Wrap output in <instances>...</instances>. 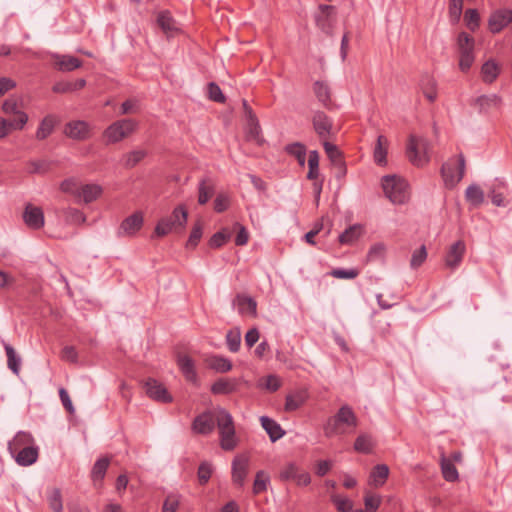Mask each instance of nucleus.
Listing matches in <instances>:
<instances>
[{
	"label": "nucleus",
	"mask_w": 512,
	"mask_h": 512,
	"mask_svg": "<svg viewBox=\"0 0 512 512\" xmlns=\"http://www.w3.org/2000/svg\"><path fill=\"white\" fill-rule=\"evenodd\" d=\"M260 133L261 127L257 118H251V120L247 121V138L248 140H253L256 142H260Z\"/></svg>",
	"instance_id": "864d4df0"
},
{
	"label": "nucleus",
	"mask_w": 512,
	"mask_h": 512,
	"mask_svg": "<svg viewBox=\"0 0 512 512\" xmlns=\"http://www.w3.org/2000/svg\"><path fill=\"white\" fill-rule=\"evenodd\" d=\"M170 217H172L176 228H184L187 223L188 212L184 206L180 205L173 210Z\"/></svg>",
	"instance_id": "603ef678"
},
{
	"label": "nucleus",
	"mask_w": 512,
	"mask_h": 512,
	"mask_svg": "<svg viewBox=\"0 0 512 512\" xmlns=\"http://www.w3.org/2000/svg\"><path fill=\"white\" fill-rule=\"evenodd\" d=\"M298 471L299 467L295 463H288L280 471V479L283 481L294 480Z\"/></svg>",
	"instance_id": "052dcab7"
},
{
	"label": "nucleus",
	"mask_w": 512,
	"mask_h": 512,
	"mask_svg": "<svg viewBox=\"0 0 512 512\" xmlns=\"http://www.w3.org/2000/svg\"><path fill=\"white\" fill-rule=\"evenodd\" d=\"M308 166L307 178L310 180L317 179L319 176V154L316 150L309 152Z\"/></svg>",
	"instance_id": "09e8293b"
},
{
	"label": "nucleus",
	"mask_w": 512,
	"mask_h": 512,
	"mask_svg": "<svg viewBox=\"0 0 512 512\" xmlns=\"http://www.w3.org/2000/svg\"><path fill=\"white\" fill-rule=\"evenodd\" d=\"M176 229L172 217L161 218L155 226L154 234L157 237H163Z\"/></svg>",
	"instance_id": "c03bdc74"
},
{
	"label": "nucleus",
	"mask_w": 512,
	"mask_h": 512,
	"mask_svg": "<svg viewBox=\"0 0 512 512\" xmlns=\"http://www.w3.org/2000/svg\"><path fill=\"white\" fill-rule=\"evenodd\" d=\"M214 191V183L209 177L201 179L198 184V203L200 205L206 204L213 196Z\"/></svg>",
	"instance_id": "393cba45"
},
{
	"label": "nucleus",
	"mask_w": 512,
	"mask_h": 512,
	"mask_svg": "<svg viewBox=\"0 0 512 512\" xmlns=\"http://www.w3.org/2000/svg\"><path fill=\"white\" fill-rule=\"evenodd\" d=\"M179 504L180 496L176 494H170L164 500L162 512H176Z\"/></svg>",
	"instance_id": "13d9d810"
},
{
	"label": "nucleus",
	"mask_w": 512,
	"mask_h": 512,
	"mask_svg": "<svg viewBox=\"0 0 512 512\" xmlns=\"http://www.w3.org/2000/svg\"><path fill=\"white\" fill-rule=\"evenodd\" d=\"M177 363L185 379L194 385H198V375L195 369V363L192 358L187 355H181L178 357Z\"/></svg>",
	"instance_id": "f3484780"
},
{
	"label": "nucleus",
	"mask_w": 512,
	"mask_h": 512,
	"mask_svg": "<svg viewBox=\"0 0 512 512\" xmlns=\"http://www.w3.org/2000/svg\"><path fill=\"white\" fill-rule=\"evenodd\" d=\"M500 72L498 64L490 59L486 61L481 67L482 79L485 83H492L496 80Z\"/></svg>",
	"instance_id": "72a5a7b5"
},
{
	"label": "nucleus",
	"mask_w": 512,
	"mask_h": 512,
	"mask_svg": "<svg viewBox=\"0 0 512 512\" xmlns=\"http://www.w3.org/2000/svg\"><path fill=\"white\" fill-rule=\"evenodd\" d=\"M423 94L430 101L434 102L437 98L436 82L432 78L427 79V83L423 85Z\"/></svg>",
	"instance_id": "69168bd1"
},
{
	"label": "nucleus",
	"mask_w": 512,
	"mask_h": 512,
	"mask_svg": "<svg viewBox=\"0 0 512 512\" xmlns=\"http://www.w3.org/2000/svg\"><path fill=\"white\" fill-rule=\"evenodd\" d=\"M465 251L466 245L464 241L458 240L453 243L445 256V265L451 270L456 269L461 264Z\"/></svg>",
	"instance_id": "ddd939ff"
},
{
	"label": "nucleus",
	"mask_w": 512,
	"mask_h": 512,
	"mask_svg": "<svg viewBox=\"0 0 512 512\" xmlns=\"http://www.w3.org/2000/svg\"><path fill=\"white\" fill-rule=\"evenodd\" d=\"M373 441L371 436L367 434L359 435L354 442V449L357 452L368 454L373 449Z\"/></svg>",
	"instance_id": "37998d69"
},
{
	"label": "nucleus",
	"mask_w": 512,
	"mask_h": 512,
	"mask_svg": "<svg viewBox=\"0 0 512 512\" xmlns=\"http://www.w3.org/2000/svg\"><path fill=\"white\" fill-rule=\"evenodd\" d=\"M463 10V0H449V17L452 22L459 21Z\"/></svg>",
	"instance_id": "6e6d98bb"
},
{
	"label": "nucleus",
	"mask_w": 512,
	"mask_h": 512,
	"mask_svg": "<svg viewBox=\"0 0 512 512\" xmlns=\"http://www.w3.org/2000/svg\"><path fill=\"white\" fill-rule=\"evenodd\" d=\"M237 388V382L235 379H218L211 386V392L213 394H230Z\"/></svg>",
	"instance_id": "2f4dec72"
},
{
	"label": "nucleus",
	"mask_w": 512,
	"mask_h": 512,
	"mask_svg": "<svg viewBox=\"0 0 512 512\" xmlns=\"http://www.w3.org/2000/svg\"><path fill=\"white\" fill-rule=\"evenodd\" d=\"M358 424L357 416L352 408L343 405L335 415L329 417L323 425L324 434L331 438L354 432Z\"/></svg>",
	"instance_id": "f257e3e1"
},
{
	"label": "nucleus",
	"mask_w": 512,
	"mask_h": 512,
	"mask_svg": "<svg viewBox=\"0 0 512 512\" xmlns=\"http://www.w3.org/2000/svg\"><path fill=\"white\" fill-rule=\"evenodd\" d=\"M139 111V102L136 99H128L121 104L120 114H134Z\"/></svg>",
	"instance_id": "338daca9"
},
{
	"label": "nucleus",
	"mask_w": 512,
	"mask_h": 512,
	"mask_svg": "<svg viewBox=\"0 0 512 512\" xmlns=\"http://www.w3.org/2000/svg\"><path fill=\"white\" fill-rule=\"evenodd\" d=\"M147 153L145 150L137 149L130 151L123 155V165L126 168H133L135 167L139 162H141L145 157Z\"/></svg>",
	"instance_id": "ea45409f"
},
{
	"label": "nucleus",
	"mask_w": 512,
	"mask_h": 512,
	"mask_svg": "<svg viewBox=\"0 0 512 512\" xmlns=\"http://www.w3.org/2000/svg\"><path fill=\"white\" fill-rule=\"evenodd\" d=\"M427 249L425 245H421L418 249H416L411 256L410 259V267L412 269L419 268L427 259Z\"/></svg>",
	"instance_id": "3c124183"
},
{
	"label": "nucleus",
	"mask_w": 512,
	"mask_h": 512,
	"mask_svg": "<svg viewBox=\"0 0 512 512\" xmlns=\"http://www.w3.org/2000/svg\"><path fill=\"white\" fill-rule=\"evenodd\" d=\"M429 143L426 139L410 135L407 145V157L416 166H423L429 161Z\"/></svg>",
	"instance_id": "39448f33"
},
{
	"label": "nucleus",
	"mask_w": 512,
	"mask_h": 512,
	"mask_svg": "<svg viewBox=\"0 0 512 512\" xmlns=\"http://www.w3.org/2000/svg\"><path fill=\"white\" fill-rule=\"evenodd\" d=\"M55 67L61 72H71L82 66V61L71 55L55 54Z\"/></svg>",
	"instance_id": "a211bd4d"
},
{
	"label": "nucleus",
	"mask_w": 512,
	"mask_h": 512,
	"mask_svg": "<svg viewBox=\"0 0 512 512\" xmlns=\"http://www.w3.org/2000/svg\"><path fill=\"white\" fill-rule=\"evenodd\" d=\"M250 456L247 453L238 454L232 461V482L243 487L248 475Z\"/></svg>",
	"instance_id": "0eeeda50"
},
{
	"label": "nucleus",
	"mask_w": 512,
	"mask_h": 512,
	"mask_svg": "<svg viewBox=\"0 0 512 512\" xmlns=\"http://www.w3.org/2000/svg\"><path fill=\"white\" fill-rule=\"evenodd\" d=\"M23 219L25 224L32 229H40L44 225V214L41 208L28 204L25 208Z\"/></svg>",
	"instance_id": "dca6fc26"
},
{
	"label": "nucleus",
	"mask_w": 512,
	"mask_h": 512,
	"mask_svg": "<svg viewBox=\"0 0 512 512\" xmlns=\"http://www.w3.org/2000/svg\"><path fill=\"white\" fill-rule=\"evenodd\" d=\"M206 362L210 369L218 373L229 372L233 367L232 362L228 358L221 355H213L209 357Z\"/></svg>",
	"instance_id": "cd10ccee"
},
{
	"label": "nucleus",
	"mask_w": 512,
	"mask_h": 512,
	"mask_svg": "<svg viewBox=\"0 0 512 512\" xmlns=\"http://www.w3.org/2000/svg\"><path fill=\"white\" fill-rule=\"evenodd\" d=\"M331 500L336 505V508L339 512H349L353 508V503L348 498H344L339 495H333Z\"/></svg>",
	"instance_id": "bf43d9fd"
},
{
	"label": "nucleus",
	"mask_w": 512,
	"mask_h": 512,
	"mask_svg": "<svg viewBox=\"0 0 512 512\" xmlns=\"http://www.w3.org/2000/svg\"><path fill=\"white\" fill-rule=\"evenodd\" d=\"M260 422L262 428L267 432L272 442H275L284 436L285 431L282 429L280 424L272 418L262 416L260 418Z\"/></svg>",
	"instance_id": "5701e85b"
},
{
	"label": "nucleus",
	"mask_w": 512,
	"mask_h": 512,
	"mask_svg": "<svg viewBox=\"0 0 512 512\" xmlns=\"http://www.w3.org/2000/svg\"><path fill=\"white\" fill-rule=\"evenodd\" d=\"M4 348L7 355L8 368L12 370L14 374L18 375L20 371L21 359L16 355V352L11 345L5 344Z\"/></svg>",
	"instance_id": "a19ab883"
},
{
	"label": "nucleus",
	"mask_w": 512,
	"mask_h": 512,
	"mask_svg": "<svg viewBox=\"0 0 512 512\" xmlns=\"http://www.w3.org/2000/svg\"><path fill=\"white\" fill-rule=\"evenodd\" d=\"M502 99L496 94L482 95L475 100V104L479 107L480 111H487L488 109L500 107Z\"/></svg>",
	"instance_id": "c9c22d12"
},
{
	"label": "nucleus",
	"mask_w": 512,
	"mask_h": 512,
	"mask_svg": "<svg viewBox=\"0 0 512 512\" xmlns=\"http://www.w3.org/2000/svg\"><path fill=\"white\" fill-rule=\"evenodd\" d=\"M226 344L228 349L236 353L240 349L241 345V331L240 328L229 330L226 334Z\"/></svg>",
	"instance_id": "79ce46f5"
},
{
	"label": "nucleus",
	"mask_w": 512,
	"mask_h": 512,
	"mask_svg": "<svg viewBox=\"0 0 512 512\" xmlns=\"http://www.w3.org/2000/svg\"><path fill=\"white\" fill-rule=\"evenodd\" d=\"M465 172V158L460 154L457 160H449L441 168L442 177L446 187H455L463 178Z\"/></svg>",
	"instance_id": "423d86ee"
},
{
	"label": "nucleus",
	"mask_w": 512,
	"mask_h": 512,
	"mask_svg": "<svg viewBox=\"0 0 512 512\" xmlns=\"http://www.w3.org/2000/svg\"><path fill=\"white\" fill-rule=\"evenodd\" d=\"M138 129V122L131 118L116 120L105 128L102 133L106 145H112L130 137Z\"/></svg>",
	"instance_id": "7ed1b4c3"
},
{
	"label": "nucleus",
	"mask_w": 512,
	"mask_h": 512,
	"mask_svg": "<svg viewBox=\"0 0 512 512\" xmlns=\"http://www.w3.org/2000/svg\"><path fill=\"white\" fill-rule=\"evenodd\" d=\"M215 421L216 415L210 411L204 412L194 419L192 429L198 434L208 435L214 430Z\"/></svg>",
	"instance_id": "4468645a"
},
{
	"label": "nucleus",
	"mask_w": 512,
	"mask_h": 512,
	"mask_svg": "<svg viewBox=\"0 0 512 512\" xmlns=\"http://www.w3.org/2000/svg\"><path fill=\"white\" fill-rule=\"evenodd\" d=\"M381 504V497L379 495H372L367 493L364 497V505L368 512H375Z\"/></svg>",
	"instance_id": "0e129e2a"
},
{
	"label": "nucleus",
	"mask_w": 512,
	"mask_h": 512,
	"mask_svg": "<svg viewBox=\"0 0 512 512\" xmlns=\"http://www.w3.org/2000/svg\"><path fill=\"white\" fill-rule=\"evenodd\" d=\"M363 232V227L360 224L352 225L339 235V242L344 245H351L362 236Z\"/></svg>",
	"instance_id": "c756f323"
},
{
	"label": "nucleus",
	"mask_w": 512,
	"mask_h": 512,
	"mask_svg": "<svg viewBox=\"0 0 512 512\" xmlns=\"http://www.w3.org/2000/svg\"><path fill=\"white\" fill-rule=\"evenodd\" d=\"M389 476V467L386 464L376 465L369 477V483L375 487H381L385 484Z\"/></svg>",
	"instance_id": "a878e982"
},
{
	"label": "nucleus",
	"mask_w": 512,
	"mask_h": 512,
	"mask_svg": "<svg viewBox=\"0 0 512 512\" xmlns=\"http://www.w3.org/2000/svg\"><path fill=\"white\" fill-rule=\"evenodd\" d=\"M269 480V476L263 470L258 471L253 483V494L258 495L265 492L267 490Z\"/></svg>",
	"instance_id": "de8ad7c7"
},
{
	"label": "nucleus",
	"mask_w": 512,
	"mask_h": 512,
	"mask_svg": "<svg viewBox=\"0 0 512 512\" xmlns=\"http://www.w3.org/2000/svg\"><path fill=\"white\" fill-rule=\"evenodd\" d=\"M157 23L162 31L168 36H173L179 31L176 21L168 11H162L158 14Z\"/></svg>",
	"instance_id": "b1692460"
},
{
	"label": "nucleus",
	"mask_w": 512,
	"mask_h": 512,
	"mask_svg": "<svg viewBox=\"0 0 512 512\" xmlns=\"http://www.w3.org/2000/svg\"><path fill=\"white\" fill-rule=\"evenodd\" d=\"M241 315L257 316V302L250 296L238 294L234 300Z\"/></svg>",
	"instance_id": "aec40b11"
},
{
	"label": "nucleus",
	"mask_w": 512,
	"mask_h": 512,
	"mask_svg": "<svg viewBox=\"0 0 512 512\" xmlns=\"http://www.w3.org/2000/svg\"><path fill=\"white\" fill-rule=\"evenodd\" d=\"M382 187L386 197L393 204H404L409 200L407 182L395 175H386L382 178Z\"/></svg>",
	"instance_id": "20e7f679"
},
{
	"label": "nucleus",
	"mask_w": 512,
	"mask_h": 512,
	"mask_svg": "<svg viewBox=\"0 0 512 512\" xmlns=\"http://www.w3.org/2000/svg\"><path fill=\"white\" fill-rule=\"evenodd\" d=\"M440 464L443 478L446 481L454 482L458 480L459 474L451 459H448L447 457H445V455H442Z\"/></svg>",
	"instance_id": "f704fd0d"
},
{
	"label": "nucleus",
	"mask_w": 512,
	"mask_h": 512,
	"mask_svg": "<svg viewBox=\"0 0 512 512\" xmlns=\"http://www.w3.org/2000/svg\"><path fill=\"white\" fill-rule=\"evenodd\" d=\"M216 423L220 436V447L225 451H232L238 445L232 415L223 408L216 410Z\"/></svg>",
	"instance_id": "f03ea898"
},
{
	"label": "nucleus",
	"mask_w": 512,
	"mask_h": 512,
	"mask_svg": "<svg viewBox=\"0 0 512 512\" xmlns=\"http://www.w3.org/2000/svg\"><path fill=\"white\" fill-rule=\"evenodd\" d=\"M34 445L33 436L25 431H19L14 438L8 443V450L10 454H15L16 451L21 450L25 447Z\"/></svg>",
	"instance_id": "412c9836"
},
{
	"label": "nucleus",
	"mask_w": 512,
	"mask_h": 512,
	"mask_svg": "<svg viewBox=\"0 0 512 512\" xmlns=\"http://www.w3.org/2000/svg\"><path fill=\"white\" fill-rule=\"evenodd\" d=\"M110 464V459L107 457H103L98 459L91 470V479L94 482V485L97 486L98 483L101 484L102 480L105 477L107 469Z\"/></svg>",
	"instance_id": "c85d7f7f"
},
{
	"label": "nucleus",
	"mask_w": 512,
	"mask_h": 512,
	"mask_svg": "<svg viewBox=\"0 0 512 512\" xmlns=\"http://www.w3.org/2000/svg\"><path fill=\"white\" fill-rule=\"evenodd\" d=\"M229 233H225L224 231H219L215 233L209 240V245L212 248H219L223 246L226 241L229 239Z\"/></svg>",
	"instance_id": "774afa93"
},
{
	"label": "nucleus",
	"mask_w": 512,
	"mask_h": 512,
	"mask_svg": "<svg viewBox=\"0 0 512 512\" xmlns=\"http://www.w3.org/2000/svg\"><path fill=\"white\" fill-rule=\"evenodd\" d=\"M212 471V465L209 462L204 461L199 465L197 476L201 485H204L209 481Z\"/></svg>",
	"instance_id": "4d7b16f0"
},
{
	"label": "nucleus",
	"mask_w": 512,
	"mask_h": 512,
	"mask_svg": "<svg viewBox=\"0 0 512 512\" xmlns=\"http://www.w3.org/2000/svg\"><path fill=\"white\" fill-rule=\"evenodd\" d=\"M208 96L209 99L218 103L225 102V96L222 93L221 88L214 82L208 85Z\"/></svg>",
	"instance_id": "680f3d73"
},
{
	"label": "nucleus",
	"mask_w": 512,
	"mask_h": 512,
	"mask_svg": "<svg viewBox=\"0 0 512 512\" xmlns=\"http://www.w3.org/2000/svg\"><path fill=\"white\" fill-rule=\"evenodd\" d=\"M63 133L70 139L84 141L91 136V126L83 120H72L64 125Z\"/></svg>",
	"instance_id": "6e6552de"
},
{
	"label": "nucleus",
	"mask_w": 512,
	"mask_h": 512,
	"mask_svg": "<svg viewBox=\"0 0 512 512\" xmlns=\"http://www.w3.org/2000/svg\"><path fill=\"white\" fill-rule=\"evenodd\" d=\"M387 146L388 140L383 135H379L374 148V160L378 165H386L387 163Z\"/></svg>",
	"instance_id": "473e14b6"
},
{
	"label": "nucleus",
	"mask_w": 512,
	"mask_h": 512,
	"mask_svg": "<svg viewBox=\"0 0 512 512\" xmlns=\"http://www.w3.org/2000/svg\"><path fill=\"white\" fill-rule=\"evenodd\" d=\"M512 22V9H500L494 11L488 20L489 30L496 34L502 31L506 26Z\"/></svg>",
	"instance_id": "9b49d317"
},
{
	"label": "nucleus",
	"mask_w": 512,
	"mask_h": 512,
	"mask_svg": "<svg viewBox=\"0 0 512 512\" xmlns=\"http://www.w3.org/2000/svg\"><path fill=\"white\" fill-rule=\"evenodd\" d=\"M308 398L305 390L296 391L286 396L285 411L292 412L299 409Z\"/></svg>",
	"instance_id": "bb28decb"
},
{
	"label": "nucleus",
	"mask_w": 512,
	"mask_h": 512,
	"mask_svg": "<svg viewBox=\"0 0 512 512\" xmlns=\"http://www.w3.org/2000/svg\"><path fill=\"white\" fill-rule=\"evenodd\" d=\"M102 193V187L97 184H85L80 186L77 196L82 198L85 203H91Z\"/></svg>",
	"instance_id": "7c9ffc66"
},
{
	"label": "nucleus",
	"mask_w": 512,
	"mask_h": 512,
	"mask_svg": "<svg viewBox=\"0 0 512 512\" xmlns=\"http://www.w3.org/2000/svg\"><path fill=\"white\" fill-rule=\"evenodd\" d=\"M144 224V216L141 211H136L126 217L120 224L117 235L119 237H132L141 230Z\"/></svg>",
	"instance_id": "1a4fd4ad"
},
{
	"label": "nucleus",
	"mask_w": 512,
	"mask_h": 512,
	"mask_svg": "<svg viewBox=\"0 0 512 512\" xmlns=\"http://www.w3.org/2000/svg\"><path fill=\"white\" fill-rule=\"evenodd\" d=\"M54 126L55 119L53 116L48 115L44 117L37 128L36 138L38 140L46 139L53 132Z\"/></svg>",
	"instance_id": "4c0bfd02"
},
{
	"label": "nucleus",
	"mask_w": 512,
	"mask_h": 512,
	"mask_svg": "<svg viewBox=\"0 0 512 512\" xmlns=\"http://www.w3.org/2000/svg\"><path fill=\"white\" fill-rule=\"evenodd\" d=\"M48 503L49 507L54 512H63V503L60 489L53 488L50 490L48 494Z\"/></svg>",
	"instance_id": "8fccbe9b"
},
{
	"label": "nucleus",
	"mask_w": 512,
	"mask_h": 512,
	"mask_svg": "<svg viewBox=\"0 0 512 512\" xmlns=\"http://www.w3.org/2000/svg\"><path fill=\"white\" fill-rule=\"evenodd\" d=\"M313 92L317 97L318 101L327 109L331 110L334 108V104L331 100V90L329 86L322 81H316L313 84Z\"/></svg>",
	"instance_id": "4be33fe9"
},
{
	"label": "nucleus",
	"mask_w": 512,
	"mask_h": 512,
	"mask_svg": "<svg viewBox=\"0 0 512 512\" xmlns=\"http://www.w3.org/2000/svg\"><path fill=\"white\" fill-rule=\"evenodd\" d=\"M145 391L155 401L163 403L172 402V396L168 393L166 387L155 379L149 378L145 382Z\"/></svg>",
	"instance_id": "f8f14e48"
},
{
	"label": "nucleus",
	"mask_w": 512,
	"mask_h": 512,
	"mask_svg": "<svg viewBox=\"0 0 512 512\" xmlns=\"http://www.w3.org/2000/svg\"><path fill=\"white\" fill-rule=\"evenodd\" d=\"M457 45L460 55L474 54L475 40L466 32L459 33Z\"/></svg>",
	"instance_id": "e433bc0d"
},
{
	"label": "nucleus",
	"mask_w": 512,
	"mask_h": 512,
	"mask_svg": "<svg viewBox=\"0 0 512 512\" xmlns=\"http://www.w3.org/2000/svg\"><path fill=\"white\" fill-rule=\"evenodd\" d=\"M466 200L473 206H479L484 202V192L476 184L468 186L465 191Z\"/></svg>",
	"instance_id": "58836bf2"
},
{
	"label": "nucleus",
	"mask_w": 512,
	"mask_h": 512,
	"mask_svg": "<svg viewBox=\"0 0 512 512\" xmlns=\"http://www.w3.org/2000/svg\"><path fill=\"white\" fill-rule=\"evenodd\" d=\"M319 9L321 13L316 16V25L326 34H331L334 18L333 15L335 13V7L331 5H320Z\"/></svg>",
	"instance_id": "2eb2a0df"
},
{
	"label": "nucleus",
	"mask_w": 512,
	"mask_h": 512,
	"mask_svg": "<svg viewBox=\"0 0 512 512\" xmlns=\"http://www.w3.org/2000/svg\"><path fill=\"white\" fill-rule=\"evenodd\" d=\"M312 124L315 133L321 140H328L331 137L333 121L326 113L320 110L314 111Z\"/></svg>",
	"instance_id": "9d476101"
},
{
	"label": "nucleus",
	"mask_w": 512,
	"mask_h": 512,
	"mask_svg": "<svg viewBox=\"0 0 512 512\" xmlns=\"http://www.w3.org/2000/svg\"><path fill=\"white\" fill-rule=\"evenodd\" d=\"M201 237H202V226L200 223H196L193 226L192 231L190 233L189 239L186 244L187 247L195 248L198 245Z\"/></svg>",
	"instance_id": "e2e57ef3"
},
{
	"label": "nucleus",
	"mask_w": 512,
	"mask_h": 512,
	"mask_svg": "<svg viewBox=\"0 0 512 512\" xmlns=\"http://www.w3.org/2000/svg\"><path fill=\"white\" fill-rule=\"evenodd\" d=\"M63 216L65 221L69 224H83L86 221V217L80 210L76 208H66L63 210Z\"/></svg>",
	"instance_id": "a18cd8bd"
},
{
	"label": "nucleus",
	"mask_w": 512,
	"mask_h": 512,
	"mask_svg": "<svg viewBox=\"0 0 512 512\" xmlns=\"http://www.w3.org/2000/svg\"><path fill=\"white\" fill-rule=\"evenodd\" d=\"M323 147L328 156V158L339 167L343 166V161L341 157V152L337 148L336 145L328 142L327 140H323Z\"/></svg>",
	"instance_id": "49530a36"
},
{
	"label": "nucleus",
	"mask_w": 512,
	"mask_h": 512,
	"mask_svg": "<svg viewBox=\"0 0 512 512\" xmlns=\"http://www.w3.org/2000/svg\"><path fill=\"white\" fill-rule=\"evenodd\" d=\"M17 464L20 466H29L35 463L38 459L39 450L37 446H30L22 448L19 451H16L15 454H11Z\"/></svg>",
	"instance_id": "6ab92c4d"
},
{
	"label": "nucleus",
	"mask_w": 512,
	"mask_h": 512,
	"mask_svg": "<svg viewBox=\"0 0 512 512\" xmlns=\"http://www.w3.org/2000/svg\"><path fill=\"white\" fill-rule=\"evenodd\" d=\"M464 20L466 26L471 30L475 31L479 27L480 16L476 9H468L465 12Z\"/></svg>",
	"instance_id": "5fc2aeb1"
}]
</instances>
